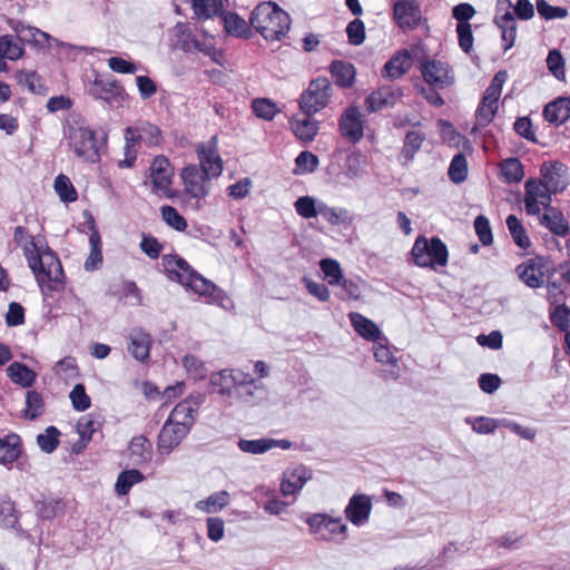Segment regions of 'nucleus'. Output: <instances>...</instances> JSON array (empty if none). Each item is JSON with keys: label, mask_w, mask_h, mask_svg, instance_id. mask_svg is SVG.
I'll return each mask as SVG.
<instances>
[{"label": "nucleus", "mask_w": 570, "mask_h": 570, "mask_svg": "<svg viewBox=\"0 0 570 570\" xmlns=\"http://www.w3.org/2000/svg\"><path fill=\"white\" fill-rule=\"evenodd\" d=\"M163 266L167 277L204 297L209 304L227 307L230 299L226 292L196 272L187 261L177 255H164Z\"/></svg>", "instance_id": "obj_1"}, {"label": "nucleus", "mask_w": 570, "mask_h": 570, "mask_svg": "<svg viewBox=\"0 0 570 570\" xmlns=\"http://www.w3.org/2000/svg\"><path fill=\"white\" fill-rule=\"evenodd\" d=\"M22 248L29 267L42 291L45 287L48 291H58L63 283V269L59 258L47 246L45 238L32 237L23 243Z\"/></svg>", "instance_id": "obj_2"}, {"label": "nucleus", "mask_w": 570, "mask_h": 570, "mask_svg": "<svg viewBox=\"0 0 570 570\" xmlns=\"http://www.w3.org/2000/svg\"><path fill=\"white\" fill-rule=\"evenodd\" d=\"M249 26L266 41H281L291 28V18L275 3L262 2L252 11Z\"/></svg>", "instance_id": "obj_3"}, {"label": "nucleus", "mask_w": 570, "mask_h": 570, "mask_svg": "<svg viewBox=\"0 0 570 570\" xmlns=\"http://www.w3.org/2000/svg\"><path fill=\"white\" fill-rule=\"evenodd\" d=\"M65 137L69 147L78 158L89 163H97L100 158V146L96 132L86 125L80 117L68 120L65 127Z\"/></svg>", "instance_id": "obj_4"}, {"label": "nucleus", "mask_w": 570, "mask_h": 570, "mask_svg": "<svg viewBox=\"0 0 570 570\" xmlns=\"http://www.w3.org/2000/svg\"><path fill=\"white\" fill-rule=\"evenodd\" d=\"M183 191L186 206L199 210L212 189L214 177L202 170L196 164H189L181 169Z\"/></svg>", "instance_id": "obj_5"}, {"label": "nucleus", "mask_w": 570, "mask_h": 570, "mask_svg": "<svg viewBox=\"0 0 570 570\" xmlns=\"http://www.w3.org/2000/svg\"><path fill=\"white\" fill-rule=\"evenodd\" d=\"M411 253L413 262L420 267L434 268L436 265L448 264L446 245L438 237H432L430 240L423 236L417 237Z\"/></svg>", "instance_id": "obj_6"}, {"label": "nucleus", "mask_w": 570, "mask_h": 570, "mask_svg": "<svg viewBox=\"0 0 570 570\" xmlns=\"http://www.w3.org/2000/svg\"><path fill=\"white\" fill-rule=\"evenodd\" d=\"M333 89L326 77H317L309 81L301 94L299 108L306 116H313L326 108L331 101Z\"/></svg>", "instance_id": "obj_7"}, {"label": "nucleus", "mask_w": 570, "mask_h": 570, "mask_svg": "<svg viewBox=\"0 0 570 570\" xmlns=\"http://www.w3.org/2000/svg\"><path fill=\"white\" fill-rule=\"evenodd\" d=\"M246 380V372L238 368H224L219 372L212 373L209 383L213 390L226 397L229 404L234 403V389L242 385Z\"/></svg>", "instance_id": "obj_8"}, {"label": "nucleus", "mask_w": 570, "mask_h": 570, "mask_svg": "<svg viewBox=\"0 0 570 570\" xmlns=\"http://www.w3.org/2000/svg\"><path fill=\"white\" fill-rule=\"evenodd\" d=\"M552 193L538 179H529L524 185V207L530 216L540 215L542 209L551 206Z\"/></svg>", "instance_id": "obj_9"}, {"label": "nucleus", "mask_w": 570, "mask_h": 570, "mask_svg": "<svg viewBox=\"0 0 570 570\" xmlns=\"http://www.w3.org/2000/svg\"><path fill=\"white\" fill-rule=\"evenodd\" d=\"M198 167L209 176L217 178L223 173V159L218 151L217 137L202 142L196 148Z\"/></svg>", "instance_id": "obj_10"}, {"label": "nucleus", "mask_w": 570, "mask_h": 570, "mask_svg": "<svg viewBox=\"0 0 570 570\" xmlns=\"http://www.w3.org/2000/svg\"><path fill=\"white\" fill-rule=\"evenodd\" d=\"M88 94L110 107H118L124 100V88L111 79L96 78L88 87Z\"/></svg>", "instance_id": "obj_11"}, {"label": "nucleus", "mask_w": 570, "mask_h": 570, "mask_svg": "<svg viewBox=\"0 0 570 570\" xmlns=\"http://www.w3.org/2000/svg\"><path fill=\"white\" fill-rule=\"evenodd\" d=\"M393 19L402 30L416 28L422 20L421 7L416 0H397L393 4Z\"/></svg>", "instance_id": "obj_12"}, {"label": "nucleus", "mask_w": 570, "mask_h": 570, "mask_svg": "<svg viewBox=\"0 0 570 570\" xmlns=\"http://www.w3.org/2000/svg\"><path fill=\"white\" fill-rule=\"evenodd\" d=\"M541 179H538L552 193L563 191L568 186L567 167L559 161H544L540 167Z\"/></svg>", "instance_id": "obj_13"}, {"label": "nucleus", "mask_w": 570, "mask_h": 570, "mask_svg": "<svg viewBox=\"0 0 570 570\" xmlns=\"http://www.w3.org/2000/svg\"><path fill=\"white\" fill-rule=\"evenodd\" d=\"M421 72L424 80L435 88H445L454 81L450 66L441 60L428 59L423 61Z\"/></svg>", "instance_id": "obj_14"}, {"label": "nucleus", "mask_w": 570, "mask_h": 570, "mask_svg": "<svg viewBox=\"0 0 570 570\" xmlns=\"http://www.w3.org/2000/svg\"><path fill=\"white\" fill-rule=\"evenodd\" d=\"M200 403L202 396L199 395L185 399L173 409L167 421L185 428L189 432L195 423Z\"/></svg>", "instance_id": "obj_15"}, {"label": "nucleus", "mask_w": 570, "mask_h": 570, "mask_svg": "<svg viewBox=\"0 0 570 570\" xmlns=\"http://www.w3.org/2000/svg\"><path fill=\"white\" fill-rule=\"evenodd\" d=\"M149 170L153 191L158 195H168L173 178V167L169 160L165 156H157Z\"/></svg>", "instance_id": "obj_16"}, {"label": "nucleus", "mask_w": 570, "mask_h": 570, "mask_svg": "<svg viewBox=\"0 0 570 570\" xmlns=\"http://www.w3.org/2000/svg\"><path fill=\"white\" fill-rule=\"evenodd\" d=\"M372 501L366 494H354L345 510L346 519L356 527H363L368 522L372 512Z\"/></svg>", "instance_id": "obj_17"}, {"label": "nucleus", "mask_w": 570, "mask_h": 570, "mask_svg": "<svg viewBox=\"0 0 570 570\" xmlns=\"http://www.w3.org/2000/svg\"><path fill=\"white\" fill-rule=\"evenodd\" d=\"M312 479V471L305 465H295L288 468L283 473V480L281 483V492L283 495H294L298 493L306 482Z\"/></svg>", "instance_id": "obj_18"}, {"label": "nucleus", "mask_w": 570, "mask_h": 570, "mask_svg": "<svg viewBox=\"0 0 570 570\" xmlns=\"http://www.w3.org/2000/svg\"><path fill=\"white\" fill-rule=\"evenodd\" d=\"M188 433L185 428L177 426L166 420L158 434L157 450L159 454H170Z\"/></svg>", "instance_id": "obj_19"}, {"label": "nucleus", "mask_w": 570, "mask_h": 570, "mask_svg": "<svg viewBox=\"0 0 570 570\" xmlns=\"http://www.w3.org/2000/svg\"><path fill=\"white\" fill-rule=\"evenodd\" d=\"M341 135L351 142H358L363 138L362 115L357 107H348L340 119Z\"/></svg>", "instance_id": "obj_20"}, {"label": "nucleus", "mask_w": 570, "mask_h": 570, "mask_svg": "<svg viewBox=\"0 0 570 570\" xmlns=\"http://www.w3.org/2000/svg\"><path fill=\"white\" fill-rule=\"evenodd\" d=\"M520 279L531 288H538L546 281V264L542 258H532L517 267Z\"/></svg>", "instance_id": "obj_21"}, {"label": "nucleus", "mask_w": 570, "mask_h": 570, "mask_svg": "<svg viewBox=\"0 0 570 570\" xmlns=\"http://www.w3.org/2000/svg\"><path fill=\"white\" fill-rule=\"evenodd\" d=\"M125 140L141 142L146 146H158L161 142V131L157 126L146 122L126 128Z\"/></svg>", "instance_id": "obj_22"}, {"label": "nucleus", "mask_w": 570, "mask_h": 570, "mask_svg": "<svg viewBox=\"0 0 570 570\" xmlns=\"http://www.w3.org/2000/svg\"><path fill=\"white\" fill-rule=\"evenodd\" d=\"M306 523L314 534H321L323 529H326L332 534H346L347 525L342 522L340 517L333 518L326 513H315L306 519Z\"/></svg>", "instance_id": "obj_23"}, {"label": "nucleus", "mask_w": 570, "mask_h": 570, "mask_svg": "<svg viewBox=\"0 0 570 570\" xmlns=\"http://www.w3.org/2000/svg\"><path fill=\"white\" fill-rule=\"evenodd\" d=\"M412 67V55L409 50H400L383 67L382 76L395 80L405 75Z\"/></svg>", "instance_id": "obj_24"}, {"label": "nucleus", "mask_w": 570, "mask_h": 570, "mask_svg": "<svg viewBox=\"0 0 570 570\" xmlns=\"http://www.w3.org/2000/svg\"><path fill=\"white\" fill-rule=\"evenodd\" d=\"M402 96L401 89H394L391 86L380 87L377 90L373 91L366 98L367 109L372 112L379 111L386 107H392L395 105L396 100Z\"/></svg>", "instance_id": "obj_25"}, {"label": "nucleus", "mask_w": 570, "mask_h": 570, "mask_svg": "<svg viewBox=\"0 0 570 570\" xmlns=\"http://www.w3.org/2000/svg\"><path fill=\"white\" fill-rule=\"evenodd\" d=\"M542 212L543 213L540 212V215H537L540 225L559 236H564L568 234V220L558 208L549 206L542 209Z\"/></svg>", "instance_id": "obj_26"}, {"label": "nucleus", "mask_w": 570, "mask_h": 570, "mask_svg": "<svg viewBox=\"0 0 570 570\" xmlns=\"http://www.w3.org/2000/svg\"><path fill=\"white\" fill-rule=\"evenodd\" d=\"M348 320L354 331L364 340L375 343L381 338L382 332L372 320L357 312L348 313Z\"/></svg>", "instance_id": "obj_27"}, {"label": "nucleus", "mask_w": 570, "mask_h": 570, "mask_svg": "<svg viewBox=\"0 0 570 570\" xmlns=\"http://www.w3.org/2000/svg\"><path fill=\"white\" fill-rule=\"evenodd\" d=\"M261 394H263V384L257 383L250 374L246 373L244 383L234 389V402L255 404L262 397Z\"/></svg>", "instance_id": "obj_28"}, {"label": "nucleus", "mask_w": 570, "mask_h": 570, "mask_svg": "<svg viewBox=\"0 0 570 570\" xmlns=\"http://www.w3.org/2000/svg\"><path fill=\"white\" fill-rule=\"evenodd\" d=\"M128 453L132 465H142L153 458L151 442L144 435L134 436L129 442Z\"/></svg>", "instance_id": "obj_29"}, {"label": "nucleus", "mask_w": 570, "mask_h": 570, "mask_svg": "<svg viewBox=\"0 0 570 570\" xmlns=\"http://www.w3.org/2000/svg\"><path fill=\"white\" fill-rule=\"evenodd\" d=\"M22 452L21 439L18 434L11 433L0 438V464L9 466L20 458Z\"/></svg>", "instance_id": "obj_30"}, {"label": "nucleus", "mask_w": 570, "mask_h": 570, "mask_svg": "<svg viewBox=\"0 0 570 570\" xmlns=\"http://www.w3.org/2000/svg\"><path fill=\"white\" fill-rule=\"evenodd\" d=\"M543 117L554 125H562L570 118V98H558L543 109Z\"/></svg>", "instance_id": "obj_31"}, {"label": "nucleus", "mask_w": 570, "mask_h": 570, "mask_svg": "<svg viewBox=\"0 0 570 570\" xmlns=\"http://www.w3.org/2000/svg\"><path fill=\"white\" fill-rule=\"evenodd\" d=\"M90 253L83 264V267L87 272H94L98 269L102 264L101 238L92 217H90Z\"/></svg>", "instance_id": "obj_32"}, {"label": "nucleus", "mask_w": 570, "mask_h": 570, "mask_svg": "<svg viewBox=\"0 0 570 570\" xmlns=\"http://www.w3.org/2000/svg\"><path fill=\"white\" fill-rule=\"evenodd\" d=\"M328 69L338 87L351 88L354 85L356 71L351 62L334 60Z\"/></svg>", "instance_id": "obj_33"}, {"label": "nucleus", "mask_w": 570, "mask_h": 570, "mask_svg": "<svg viewBox=\"0 0 570 570\" xmlns=\"http://www.w3.org/2000/svg\"><path fill=\"white\" fill-rule=\"evenodd\" d=\"M426 136L419 129H411L406 132L400 157L404 159L403 165H409L421 149Z\"/></svg>", "instance_id": "obj_34"}, {"label": "nucleus", "mask_w": 570, "mask_h": 570, "mask_svg": "<svg viewBox=\"0 0 570 570\" xmlns=\"http://www.w3.org/2000/svg\"><path fill=\"white\" fill-rule=\"evenodd\" d=\"M26 38H20L12 35L0 36V59L14 61L20 59L24 53L22 41Z\"/></svg>", "instance_id": "obj_35"}, {"label": "nucleus", "mask_w": 570, "mask_h": 570, "mask_svg": "<svg viewBox=\"0 0 570 570\" xmlns=\"http://www.w3.org/2000/svg\"><path fill=\"white\" fill-rule=\"evenodd\" d=\"M374 357L377 362L387 364L389 370L382 373L384 380H397L400 372L397 367V360L391 350L381 343L374 345Z\"/></svg>", "instance_id": "obj_36"}, {"label": "nucleus", "mask_w": 570, "mask_h": 570, "mask_svg": "<svg viewBox=\"0 0 570 570\" xmlns=\"http://www.w3.org/2000/svg\"><path fill=\"white\" fill-rule=\"evenodd\" d=\"M150 344V336L147 333L137 330L130 334L128 351L136 360L144 362L149 357Z\"/></svg>", "instance_id": "obj_37"}, {"label": "nucleus", "mask_w": 570, "mask_h": 570, "mask_svg": "<svg viewBox=\"0 0 570 570\" xmlns=\"http://www.w3.org/2000/svg\"><path fill=\"white\" fill-rule=\"evenodd\" d=\"M291 128L302 141H312L318 132V121L306 116L303 119H292Z\"/></svg>", "instance_id": "obj_38"}, {"label": "nucleus", "mask_w": 570, "mask_h": 570, "mask_svg": "<svg viewBox=\"0 0 570 570\" xmlns=\"http://www.w3.org/2000/svg\"><path fill=\"white\" fill-rule=\"evenodd\" d=\"M7 374L13 383L22 387H30L36 381V373L20 362L11 363L7 367Z\"/></svg>", "instance_id": "obj_39"}, {"label": "nucleus", "mask_w": 570, "mask_h": 570, "mask_svg": "<svg viewBox=\"0 0 570 570\" xmlns=\"http://www.w3.org/2000/svg\"><path fill=\"white\" fill-rule=\"evenodd\" d=\"M229 502V493L225 490L215 492L204 500L196 502L197 510L205 513H215L223 510Z\"/></svg>", "instance_id": "obj_40"}, {"label": "nucleus", "mask_w": 570, "mask_h": 570, "mask_svg": "<svg viewBox=\"0 0 570 570\" xmlns=\"http://www.w3.org/2000/svg\"><path fill=\"white\" fill-rule=\"evenodd\" d=\"M12 30L20 37L26 38L27 41H33L37 45L45 46L51 40V36L38 28L26 26L23 22H14L11 24Z\"/></svg>", "instance_id": "obj_41"}, {"label": "nucleus", "mask_w": 570, "mask_h": 570, "mask_svg": "<svg viewBox=\"0 0 570 570\" xmlns=\"http://www.w3.org/2000/svg\"><path fill=\"white\" fill-rule=\"evenodd\" d=\"M223 22L225 30L233 36L249 38L250 37V27L248 23L240 18L238 14L233 12H227L223 16Z\"/></svg>", "instance_id": "obj_42"}, {"label": "nucleus", "mask_w": 570, "mask_h": 570, "mask_svg": "<svg viewBox=\"0 0 570 570\" xmlns=\"http://www.w3.org/2000/svg\"><path fill=\"white\" fill-rule=\"evenodd\" d=\"M320 215L331 225L351 224L353 216L345 208L330 207L325 203H320L318 208Z\"/></svg>", "instance_id": "obj_43"}, {"label": "nucleus", "mask_w": 570, "mask_h": 570, "mask_svg": "<svg viewBox=\"0 0 570 570\" xmlns=\"http://www.w3.org/2000/svg\"><path fill=\"white\" fill-rule=\"evenodd\" d=\"M144 479H145L144 474L136 469L125 470V471L120 472L117 478L116 484H115L116 493L118 495L128 494L130 489L135 484L141 482Z\"/></svg>", "instance_id": "obj_44"}, {"label": "nucleus", "mask_w": 570, "mask_h": 570, "mask_svg": "<svg viewBox=\"0 0 570 570\" xmlns=\"http://www.w3.org/2000/svg\"><path fill=\"white\" fill-rule=\"evenodd\" d=\"M501 175L505 183H520L524 177V170L518 158H508L501 164Z\"/></svg>", "instance_id": "obj_45"}, {"label": "nucleus", "mask_w": 570, "mask_h": 570, "mask_svg": "<svg viewBox=\"0 0 570 570\" xmlns=\"http://www.w3.org/2000/svg\"><path fill=\"white\" fill-rule=\"evenodd\" d=\"M55 191L63 203H73L78 198V193L68 176L60 174L55 179Z\"/></svg>", "instance_id": "obj_46"}, {"label": "nucleus", "mask_w": 570, "mask_h": 570, "mask_svg": "<svg viewBox=\"0 0 570 570\" xmlns=\"http://www.w3.org/2000/svg\"><path fill=\"white\" fill-rule=\"evenodd\" d=\"M438 126L442 140L449 146L460 147L461 145L465 146L469 144V140L460 132H458L450 121L440 119L438 121Z\"/></svg>", "instance_id": "obj_47"}, {"label": "nucleus", "mask_w": 570, "mask_h": 570, "mask_svg": "<svg viewBox=\"0 0 570 570\" xmlns=\"http://www.w3.org/2000/svg\"><path fill=\"white\" fill-rule=\"evenodd\" d=\"M37 511L42 519L51 520L65 512V503L60 499H43L37 503Z\"/></svg>", "instance_id": "obj_48"}, {"label": "nucleus", "mask_w": 570, "mask_h": 570, "mask_svg": "<svg viewBox=\"0 0 570 570\" xmlns=\"http://www.w3.org/2000/svg\"><path fill=\"white\" fill-rule=\"evenodd\" d=\"M320 268L324 275V279L335 286L344 277L340 263L334 258H323L320 262Z\"/></svg>", "instance_id": "obj_49"}, {"label": "nucleus", "mask_w": 570, "mask_h": 570, "mask_svg": "<svg viewBox=\"0 0 570 570\" xmlns=\"http://www.w3.org/2000/svg\"><path fill=\"white\" fill-rule=\"evenodd\" d=\"M507 227L513 238V242L523 249H527L530 246V239L527 236V233L520 222V219L515 215H509L507 217Z\"/></svg>", "instance_id": "obj_50"}, {"label": "nucleus", "mask_w": 570, "mask_h": 570, "mask_svg": "<svg viewBox=\"0 0 570 570\" xmlns=\"http://www.w3.org/2000/svg\"><path fill=\"white\" fill-rule=\"evenodd\" d=\"M320 203L312 196H302L295 200L294 208L301 217L311 219L320 215Z\"/></svg>", "instance_id": "obj_51"}, {"label": "nucleus", "mask_w": 570, "mask_h": 570, "mask_svg": "<svg viewBox=\"0 0 570 570\" xmlns=\"http://www.w3.org/2000/svg\"><path fill=\"white\" fill-rule=\"evenodd\" d=\"M508 79L505 70L498 71L491 80V83L485 89L483 100L498 105V100L502 92V87Z\"/></svg>", "instance_id": "obj_52"}, {"label": "nucleus", "mask_w": 570, "mask_h": 570, "mask_svg": "<svg viewBox=\"0 0 570 570\" xmlns=\"http://www.w3.org/2000/svg\"><path fill=\"white\" fill-rule=\"evenodd\" d=\"M449 178L460 184L466 179L468 176V163L463 154H456L449 166L448 170Z\"/></svg>", "instance_id": "obj_53"}, {"label": "nucleus", "mask_w": 570, "mask_h": 570, "mask_svg": "<svg viewBox=\"0 0 570 570\" xmlns=\"http://www.w3.org/2000/svg\"><path fill=\"white\" fill-rule=\"evenodd\" d=\"M60 432L56 426H48L43 433L37 436V444L45 453H52L58 444Z\"/></svg>", "instance_id": "obj_54"}, {"label": "nucleus", "mask_w": 570, "mask_h": 570, "mask_svg": "<svg viewBox=\"0 0 570 570\" xmlns=\"http://www.w3.org/2000/svg\"><path fill=\"white\" fill-rule=\"evenodd\" d=\"M466 423L472 425V430L478 434L493 433L498 428L502 426L501 419L487 416H478L475 419L468 417Z\"/></svg>", "instance_id": "obj_55"}, {"label": "nucleus", "mask_w": 570, "mask_h": 570, "mask_svg": "<svg viewBox=\"0 0 570 570\" xmlns=\"http://www.w3.org/2000/svg\"><path fill=\"white\" fill-rule=\"evenodd\" d=\"M318 163L316 155L311 151H302L295 159L296 169L294 173L296 175L314 173L317 169Z\"/></svg>", "instance_id": "obj_56"}, {"label": "nucleus", "mask_w": 570, "mask_h": 570, "mask_svg": "<svg viewBox=\"0 0 570 570\" xmlns=\"http://www.w3.org/2000/svg\"><path fill=\"white\" fill-rule=\"evenodd\" d=\"M161 218L164 222L178 232H184L187 228L186 219L178 213V210L169 205H165L160 208Z\"/></svg>", "instance_id": "obj_57"}, {"label": "nucleus", "mask_w": 570, "mask_h": 570, "mask_svg": "<svg viewBox=\"0 0 570 570\" xmlns=\"http://www.w3.org/2000/svg\"><path fill=\"white\" fill-rule=\"evenodd\" d=\"M252 108L254 114L264 120H272L279 111L276 105L266 98L253 100Z\"/></svg>", "instance_id": "obj_58"}, {"label": "nucleus", "mask_w": 570, "mask_h": 570, "mask_svg": "<svg viewBox=\"0 0 570 570\" xmlns=\"http://www.w3.org/2000/svg\"><path fill=\"white\" fill-rule=\"evenodd\" d=\"M272 441L268 439H257V440H245L240 439L238 441V448L245 452L250 454H263L267 451L272 450Z\"/></svg>", "instance_id": "obj_59"}, {"label": "nucleus", "mask_w": 570, "mask_h": 570, "mask_svg": "<svg viewBox=\"0 0 570 570\" xmlns=\"http://www.w3.org/2000/svg\"><path fill=\"white\" fill-rule=\"evenodd\" d=\"M547 67L549 71L558 79H566L564 59L557 49L550 50L547 57Z\"/></svg>", "instance_id": "obj_60"}, {"label": "nucleus", "mask_w": 570, "mask_h": 570, "mask_svg": "<svg viewBox=\"0 0 570 570\" xmlns=\"http://www.w3.org/2000/svg\"><path fill=\"white\" fill-rule=\"evenodd\" d=\"M73 409L83 412L90 407L91 401L82 384H76L69 394Z\"/></svg>", "instance_id": "obj_61"}, {"label": "nucleus", "mask_w": 570, "mask_h": 570, "mask_svg": "<svg viewBox=\"0 0 570 570\" xmlns=\"http://www.w3.org/2000/svg\"><path fill=\"white\" fill-rule=\"evenodd\" d=\"M100 428V422L88 414L79 419L77 422V432L85 441H90L92 434Z\"/></svg>", "instance_id": "obj_62"}, {"label": "nucleus", "mask_w": 570, "mask_h": 570, "mask_svg": "<svg viewBox=\"0 0 570 570\" xmlns=\"http://www.w3.org/2000/svg\"><path fill=\"white\" fill-rule=\"evenodd\" d=\"M538 13L546 20L564 19L568 16V10L563 7H553L546 0L537 1Z\"/></svg>", "instance_id": "obj_63"}, {"label": "nucleus", "mask_w": 570, "mask_h": 570, "mask_svg": "<svg viewBox=\"0 0 570 570\" xmlns=\"http://www.w3.org/2000/svg\"><path fill=\"white\" fill-rule=\"evenodd\" d=\"M43 411V401L41 395L36 391H28L26 394V415L36 419Z\"/></svg>", "instance_id": "obj_64"}]
</instances>
